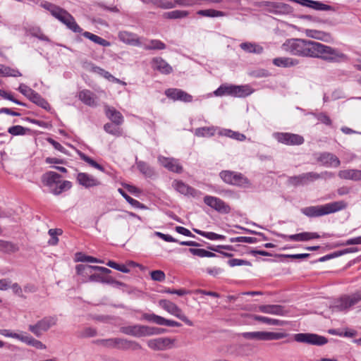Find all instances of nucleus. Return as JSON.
<instances>
[{"label":"nucleus","mask_w":361,"mask_h":361,"mask_svg":"<svg viewBox=\"0 0 361 361\" xmlns=\"http://www.w3.org/2000/svg\"><path fill=\"white\" fill-rule=\"evenodd\" d=\"M105 114L107 118L116 126H121L124 121L121 113L114 107L105 106Z\"/></svg>","instance_id":"393cba45"},{"label":"nucleus","mask_w":361,"mask_h":361,"mask_svg":"<svg viewBox=\"0 0 361 361\" xmlns=\"http://www.w3.org/2000/svg\"><path fill=\"white\" fill-rule=\"evenodd\" d=\"M229 241L231 243H255L257 239L253 237L240 236L235 238H231Z\"/></svg>","instance_id":"052dcab7"},{"label":"nucleus","mask_w":361,"mask_h":361,"mask_svg":"<svg viewBox=\"0 0 361 361\" xmlns=\"http://www.w3.org/2000/svg\"><path fill=\"white\" fill-rule=\"evenodd\" d=\"M221 178L226 183L236 185H245L249 180L243 174L231 171H223L220 173Z\"/></svg>","instance_id":"4468645a"},{"label":"nucleus","mask_w":361,"mask_h":361,"mask_svg":"<svg viewBox=\"0 0 361 361\" xmlns=\"http://www.w3.org/2000/svg\"><path fill=\"white\" fill-rule=\"evenodd\" d=\"M95 266L86 265V264H78L75 267L76 273L78 275L82 277L81 281L83 283L88 282L90 275L92 274L94 269Z\"/></svg>","instance_id":"c85d7f7f"},{"label":"nucleus","mask_w":361,"mask_h":361,"mask_svg":"<svg viewBox=\"0 0 361 361\" xmlns=\"http://www.w3.org/2000/svg\"><path fill=\"white\" fill-rule=\"evenodd\" d=\"M157 159L158 162L169 171L181 173L183 171V166L179 161L175 158L159 155Z\"/></svg>","instance_id":"2eb2a0df"},{"label":"nucleus","mask_w":361,"mask_h":361,"mask_svg":"<svg viewBox=\"0 0 361 361\" xmlns=\"http://www.w3.org/2000/svg\"><path fill=\"white\" fill-rule=\"evenodd\" d=\"M145 325L133 324L120 327V331L136 338L145 337Z\"/></svg>","instance_id":"6ab92c4d"},{"label":"nucleus","mask_w":361,"mask_h":361,"mask_svg":"<svg viewBox=\"0 0 361 361\" xmlns=\"http://www.w3.org/2000/svg\"><path fill=\"white\" fill-rule=\"evenodd\" d=\"M294 340L298 343H303L314 345H324L327 343L326 337L311 333H299L294 335Z\"/></svg>","instance_id":"6e6552de"},{"label":"nucleus","mask_w":361,"mask_h":361,"mask_svg":"<svg viewBox=\"0 0 361 361\" xmlns=\"http://www.w3.org/2000/svg\"><path fill=\"white\" fill-rule=\"evenodd\" d=\"M347 203L343 201H336L325 204L310 206L301 209V212L310 217H319L345 209L347 207Z\"/></svg>","instance_id":"7ed1b4c3"},{"label":"nucleus","mask_w":361,"mask_h":361,"mask_svg":"<svg viewBox=\"0 0 361 361\" xmlns=\"http://www.w3.org/2000/svg\"><path fill=\"white\" fill-rule=\"evenodd\" d=\"M104 130L106 133L116 137H120L123 135V130L119 126L115 125L114 123H107L104 126Z\"/></svg>","instance_id":"a19ab883"},{"label":"nucleus","mask_w":361,"mask_h":361,"mask_svg":"<svg viewBox=\"0 0 361 361\" xmlns=\"http://www.w3.org/2000/svg\"><path fill=\"white\" fill-rule=\"evenodd\" d=\"M41 6L49 11L54 18L66 25V27L73 32L82 33L87 39L102 47H109L111 45L109 41L97 35L87 31L83 32V30L78 25L73 16L59 6L45 1L41 4Z\"/></svg>","instance_id":"f03ea898"},{"label":"nucleus","mask_w":361,"mask_h":361,"mask_svg":"<svg viewBox=\"0 0 361 361\" xmlns=\"http://www.w3.org/2000/svg\"><path fill=\"white\" fill-rule=\"evenodd\" d=\"M142 3L146 4H152L158 8L162 9H170L175 8L174 4L172 1L167 0H140Z\"/></svg>","instance_id":"72a5a7b5"},{"label":"nucleus","mask_w":361,"mask_h":361,"mask_svg":"<svg viewBox=\"0 0 361 361\" xmlns=\"http://www.w3.org/2000/svg\"><path fill=\"white\" fill-rule=\"evenodd\" d=\"M17 90L19 91L25 97H26L28 99L35 92V90L23 83H21L19 85V87L17 88Z\"/></svg>","instance_id":"680f3d73"},{"label":"nucleus","mask_w":361,"mask_h":361,"mask_svg":"<svg viewBox=\"0 0 361 361\" xmlns=\"http://www.w3.org/2000/svg\"><path fill=\"white\" fill-rule=\"evenodd\" d=\"M279 236L285 240L296 242H305L320 238V235L317 233L313 232H302L293 235L280 234Z\"/></svg>","instance_id":"f3484780"},{"label":"nucleus","mask_w":361,"mask_h":361,"mask_svg":"<svg viewBox=\"0 0 361 361\" xmlns=\"http://www.w3.org/2000/svg\"><path fill=\"white\" fill-rule=\"evenodd\" d=\"M111 268L120 271L123 273H128L130 269L124 264H119L113 261H109L106 264Z\"/></svg>","instance_id":"e2e57ef3"},{"label":"nucleus","mask_w":361,"mask_h":361,"mask_svg":"<svg viewBox=\"0 0 361 361\" xmlns=\"http://www.w3.org/2000/svg\"><path fill=\"white\" fill-rule=\"evenodd\" d=\"M243 336L246 339L258 341H274L279 340L288 336L285 332H268V331H252L243 333Z\"/></svg>","instance_id":"0eeeda50"},{"label":"nucleus","mask_w":361,"mask_h":361,"mask_svg":"<svg viewBox=\"0 0 361 361\" xmlns=\"http://www.w3.org/2000/svg\"><path fill=\"white\" fill-rule=\"evenodd\" d=\"M145 50H163L166 49V44L159 39H151L148 43H142Z\"/></svg>","instance_id":"e433bc0d"},{"label":"nucleus","mask_w":361,"mask_h":361,"mask_svg":"<svg viewBox=\"0 0 361 361\" xmlns=\"http://www.w3.org/2000/svg\"><path fill=\"white\" fill-rule=\"evenodd\" d=\"M317 161L321 162L325 166L338 167L341 164L338 158L334 154L329 152L322 153L317 158Z\"/></svg>","instance_id":"5701e85b"},{"label":"nucleus","mask_w":361,"mask_h":361,"mask_svg":"<svg viewBox=\"0 0 361 361\" xmlns=\"http://www.w3.org/2000/svg\"><path fill=\"white\" fill-rule=\"evenodd\" d=\"M165 95L173 101H180L186 103L192 101V95L178 88H169L166 90Z\"/></svg>","instance_id":"dca6fc26"},{"label":"nucleus","mask_w":361,"mask_h":361,"mask_svg":"<svg viewBox=\"0 0 361 361\" xmlns=\"http://www.w3.org/2000/svg\"><path fill=\"white\" fill-rule=\"evenodd\" d=\"M28 131H30L29 128H25V127H23L22 126H19V125L11 126L8 129V132L11 135H14V136L24 135Z\"/></svg>","instance_id":"3c124183"},{"label":"nucleus","mask_w":361,"mask_h":361,"mask_svg":"<svg viewBox=\"0 0 361 361\" xmlns=\"http://www.w3.org/2000/svg\"><path fill=\"white\" fill-rule=\"evenodd\" d=\"M71 187H72L71 182H70L68 180L61 181L59 180V183H58L57 185H56V187L53 189L51 192L53 194L57 195L61 194L62 192H63L65 190H68L71 189Z\"/></svg>","instance_id":"79ce46f5"},{"label":"nucleus","mask_w":361,"mask_h":361,"mask_svg":"<svg viewBox=\"0 0 361 361\" xmlns=\"http://www.w3.org/2000/svg\"><path fill=\"white\" fill-rule=\"evenodd\" d=\"M152 68L161 74L169 75L173 72V68L161 57H154L151 61Z\"/></svg>","instance_id":"a211bd4d"},{"label":"nucleus","mask_w":361,"mask_h":361,"mask_svg":"<svg viewBox=\"0 0 361 361\" xmlns=\"http://www.w3.org/2000/svg\"><path fill=\"white\" fill-rule=\"evenodd\" d=\"M165 332V329L145 325V337L159 335Z\"/></svg>","instance_id":"6e6d98bb"},{"label":"nucleus","mask_w":361,"mask_h":361,"mask_svg":"<svg viewBox=\"0 0 361 361\" xmlns=\"http://www.w3.org/2000/svg\"><path fill=\"white\" fill-rule=\"evenodd\" d=\"M334 176V174L331 172L324 171L322 173H317L316 172H308L301 175L293 176L290 178V180L295 184H306L308 182H312L319 178H330Z\"/></svg>","instance_id":"9d476101"},{"label":"nucleus","mask_w":361,"mask_h":361,"mask_svg":"<svg viewBox=\"0 0 361 361\" xmlns=\"http://www.w3.org/2000/svg\"><path fill=\"white\" fill-rule=\"evenodd\" d=\"M315 116L317 118V120L319 121H320L321 123H322L326 126L331 125V120L329 118V116H327L326 114L320 113V114L315 115Z\"/></svg>","instance_id":"774afa93"},{"label":"nucleus","mask_w":361,"mask_h":361,"mask_svg":"<svg viewBox=\"0 0 361 361\" xmlns=\"http://www.w3.org/2000/svg\"><path fill=\"white\" fill-rule=\"evenodd\" d=\"M361 300V289L351 295H343L334 300L332 309L334 311H348L351 307Z\"/></svg>","instance_id":"39448f33"},{"label":"nucleus","mask_w":361,"mask_h":361,"mask_svg":"<svg viewBox=\"0 0 361 361\" xmlns=\"http://www.w3.org/2000/svg\"><path fill=\"white\" fill-rule=\"evenodd\" d=\"M21 342L39 350H44L47 348V346L42 342L35 339L27 333H24Z\"/></svg>","instance_id":"2f4dec72"},{"label":"nucleus","mask_w":361,"mask_h":361,"mask_svg":"<svg viewBox=\"0 0 361 361\" xmlns=\"http://www.w3.org/2000/svg\"><path fill=\"white\" fill-rule=\"evenodd\" d=\"M78 98L81 102L89 106H97V97L95 94L89 90H81L78 93Z\"/></svg>","instance_id":"bb28decb"},{"label":"nucleus","mask_w":361,"mask_h":361,"mask_svg":"<svg viewBox=\"0 0 361 361\" xmlns=\"http://www.w3.org/2000/svg\"><path fill=\"white\" fill-rule=\"evenodd\" d=\"M228 264L230 267L235 266H250L251 263L249 261L241 259H231L228 261Z\"/></svg>","instance_id":"69168bd1"},{"label":"nucleus","mask_w":361,"mask_h":361,"mask_svg":"<svg viewBox=\"0 0 361 361\" xmlns=\"http://www.w3.org/2000/svg\"><path fill=\"white\" fill-rule=\"evenodd\" d=\"M61 178V176L59 173L54 171H48L42 175V181L44 185L49 188L51 192L58 183H59Z\"/></svg>","instance_id":"4be33fe9"},{"label":"nucleus","mask_w":361,"mask_h":361,"mask_svg":"<svg viewBox=\"0 0 361 361\" xmlns=\"http://www.w3.org/2000/svg\"><path fill=\"white\" fill-rule=\"evenodd\" d=\"M118 38L123 43L131 46H142V42L140 41V37L135 33H132L128 31H121L118 33Z\"/></svg>","instance_id":"412c9836"},{"label":"nucleus","mask_w":361,"mask_h":361,"mask_svg":"<svg viewBox=\"0 0 361 361\" xmlns=\"http://www.w3.org/2000/svg\"><path fill=\"white\" fill-rule=\"evenodd\" d=\"M188 250L193 255H196L200 257H214L216 256L214 252L207 251L204 249L190 248Z\"/></svg>","instance_id":"8fccbe9b"},{"label":"nucleus","mask_w":361,"mask_h":361,"mask_svg":"<svg viewBox=\"0 0 361 361\" xmlns=\"http://www.w3.org/2000/svg\"><path fill=\"white\" fill-rule=\"evenodd\" d=\"M175 339L168 337H159L147 341V346L156 351H164L173 347Z\"/></svg>","instance_id":"ddd939ff"},{"label":"nucleus","mask_w":361,"mask_h":361,"mask_svg":"<svg viewBox=\"0 0 361 361\" xmlns=\"http://www.w3.org/2000/svg\"><path fill=\"white\" fill-rule=\"evenodd\" d=\"M188 15V12L186 11L175 10L164 13V17L169 19H178L186 17Z\"/></svg>","instance_id":"a18cd8bd"},{"label":"nucleus","mask_w":361,"mask_h":361,"mask_svg":"<svg viewBox=\"0 0 361 361\" xmlns=\"http://www.w3.org/2000/svg\"><path fill=\"white\" fill-rule=\"evenodd\" d=\"M282 48L295 56L319 58L330 63L348 61V56L338 49L308 39H289L283 44Z\"/></svg>","instance_id":"f257e3e1"},{"label":"nucleus","mask_w":361,"mask_h":361,"mask_svg":"<svg viewBox=\"0 0 361 361\" xmlns=\"http://www.w3.org/2000/svg\"><path fill=\"white\" fill-rule=\"evenodd\" d=\"M30 35L38 38L40 40L49 42V39L46 36L38 27H32L30 30Z\"/></svg>","instance_id":"4d7b16f0"},{"label":"nucleus","mask_w":361,"mask_h":361,"mask_svg":"<svg viewBox=\"0 0 361 361\" xmlns=\"http://www.w3.org/2000/svg\"><path fill=\"white\" fill-rule=\"evenodd\" d=\"M97 335V331L96 329L92 327H85L78 332V336L80 338H92Z\"/></svg>","instance_id":"603ef678"},{"label":"nucleus","mask_w":361,"mask_h":361,"mask_svg":"<svg viewBox=\"0 0 361 361\" xmlns=\"http://www.w3.org/2000/svg\"><path fill=\"white\" fill-rule=\"evenodd\" d=\"M219 135L221 136H226L228 137H231L232 139L243 141L245 140L246 137L244 134L240 133L239 132L233 131L230 129L223 128L221 129L219 132Z\"/></svg>","instance_id":"f704fd0d"},{"label":"nucleus","mask_w":361,"mask_h":361,"mask_svg":"<svg viewBox=\"0 0 361 361\" xmlns=\"http://www.w3.org/2000/svg\"><path fill=\"white\" fill-rule=\"evenodd\" d=\"M23 334H24V333L18 334V333L12 332L9 329H0V335L4 336L5 337H8V338H16L20 341L23 338Z\"/></svg>","instance_id":"13d9d810"},{"label":"nucleus","mask_w":361,"mask_h":361,"mask_svg":"<svg viewBox=\"0 0 361 361\" xmlns=\"http://www.w3.org/2000/svg\"><path fill=\"white\" fill-rule=\"evenodd\" d=\"M197 13L202 16L211 17V18L221 17L225 15L224 12L220 11H216L214 9L199 10L197 12Z\"/></svg>","instance_id":"c03bdc74"},{"label":"nucleus","mask_w":361,"mask_h":361,"mask_svg":"<svg viewBox=\"0 0 361 361\" xmlns=\"http://www.w3.org/2000/svg\"><path fill=\"white\" fill-rule=\"evenodd\" d=\"M258 310L262 313L279 316H283L287 312L284 307L279 305H262L259 306Z\"/></svg>","instance_id":"b1692460"},{"label":"nucleus","mask_w":361,"mask_h":361,"mask_svg":"<svg viewBox=\"0 0 361 361\" xmlns=\"http://www.w3.org/2000/svg\"><path fill=\"white\" fill-rule=\"evenodd\" d=\"M79 156L82 160H83L84 161L87 163L92 167L97 169L99 170L100 171H102V172L104 171V168L102 165L97 163L94 159H92L90 157L87 156L85 154H84L82 152H80Z\"/></svg>","instance_id":"de8ad7c7"},{"label":"nucleus","mask_w":361,"mask_h":361,"mask_svg":"<svg viewBox=\"0 0 361 361\" xmlns=\"http://www.w3.org/2000/svg\"><path fill=\"white\" fill-rule=\"evenodd\" d=\"M136 166L139 171L147 178L154 175V170L147 163L143 161H136Z\"/></svg>","instance_id":"473e14b6"},{"label":"nucleus","mask_w":361,"mask_h":361,"mask_svg":"<svg viewBox=\"0 0 361 361\" xmlns=\"http://www.w3.org/2000/svg\"><path fill=\"white\" fill-rule=\"evenodd\" d=\"M273 137L279 142L286 145H300L304 143L305 139L302 135L291 133H274Z\"/></svg>","instance_id":"9b49d317"},{"label":"nucleus","mask_w":361,"mask_h":361,"mask_svg":"<svg viewBox=\"0 0 361 361\" xmlns=\"http://www.w3.org/2000/svg\"><path fill=\"white\" fill-rule=\"evenodd\" d=\"M172 186L176 191L185 195H191L195 197L197 194V190L195 189L181 180H174L172 183Z\"/></svg>","instance_id":"a878e982"},{"label":"nucleus","mask_w":361,"mask_h":361,"mask_svg":"<svg viewBox=\"0 0 361 361\" xmlns=\"http://www.w3.org/2000/svg\"><path fill=\"white\" fill-rule=\"evenodd\" d=\"M92 71L94 73H96L103 76L104 78H106L107 80H109L110 81L111 80V79H115V77L113 76L109 72L105 71L104 69H103L99 66H93L92 67Z\"/></svg>","instance_id":"bf43d9fd"},{"label":"nucleus","mask_w":361,"mask_h":361,"mask_svg":"<svg viewBox=\"0 0 361 361\" xmlns=\"http://www.w3.org/2000/svg\"><path fill=\"white\" fill-rule=\"evenodd\" d=\"M204 202L220 214H227L231 211V207L227 203L214 196L206 195L204 197Z\"/></svg>","instance_id":"f8f14e48"},{"label":"nucleus","mask_w":361,"mask_h":361,"mask_svg":"<svg viewBox=\"0 0 361 361\" xmlns=\"http://www.w3.org/2000/svg\"><path fill=\"white\" fill-rule=\"evenodd\" d=\"M214 94L216 97H221L224 95L233 97V85H221L214 92Z\"/></svg>","instance_id":"4c0bfd02"},{"label":"nucleus","mask_w":361,"mask_h":361,"mask_svg":"<svg viewBox=\"0 0 361 361\" xmlns=\"http://www.w3.org/2000/svg\"><path fill=\"white\" fill-rule=\"evenodd\" d=\"M76 260L78 261V262H90V263H104V262L102 260H100L96 257H92V256H88V255H85L84 254H82V253H78L76 255Z\"/></svg>","instance_id":"864d4df0"},{"label":"nucleus","mask_w":361,"mask_h":361,"mask_svg":"<svg viewBox=\"0 0 361 361\" xmlns=\"http://www.w3.org/2000/svg\"><path fill=\"white\" fill-rule=\"evenodd\" d=\"M254 320L260 322L262 323L266 324L267 325H271V326H281L283 324V321L276 319H272L264 316H259V315H252L251 317Z\"/></svg>","instance_id":"58836bf2"},{"label":"nucleus","mask_w":361,"mask_h":361,"mask_svg":"<svg viewBox=\"0 0 361 361\" xmlns=\"http://www.w3.org/2000/svg\"><path fill=\"white\" fill-rule=\"evenodd\" d=\"M150 276L152 280L160 282L164 281L166 278L164 272L161 270L152 271L150 273Z\"/></svg>","instance_id":"338daca9"},{"label":"nucleus","mask_w":361,"mask_h":361,"mask_svg":"<svg viewBox=\"0 0 361 361\" xmlns=\"http://www.w3.org/2000/svg\"><path fill=\"white\" fill-rule=\"evenodd\" d=\"M240 47L247 53L261 54L263 51L262 46L252 42L241 43Z\"/></svg>","instance_id":"c9c22d12"},{"label":"nucleus","mask_w":361,"mask_h":361,"mask_svg":"<svg viewBox=\"0 0 361 361\" xmlns=\"http://www.w3.org/2000/svg\"><path fill=\"white\" fill-rule=\"evenodd\" d=\"M0 96L2 98H4L5 99H8L9 101H11L16 104H18V105H20L23 106H27L25 103H23V102L15 99L11 92H8L7 91H6L3 89H0Z\"/></svg>","instance_id":"5fc2aeb1"},{"label":"nucleus","mask_w":361,"mask_h":361,"mask_svg":"<svg viewBox=\"0 0 361 361\" xmlns=\"http://www.w3.org/2000/svg\"><path fill=\"white\" fill-rule=\"evenodd\" d=\"M76 179L80 185L86 188L98 186L101 184L97 178L86 173H78Z\"/></svg>","instance_id":"aec40b11"},{"label":"nucleus","mask_w":361,"mask_h":361,"mask_svg":"<svg viewBox=\"0 0 361 361\" xmlns=\"http://www.w3.org/2000/svg\"><path fill=\"white\" fill-rule=\"evenodd\" d=\"M94 343L106 348H118L121 350H137L142 348L140 343L135 341L121 338H112L106 339H97Z\"/></svg>","instance_id":"20e7f679"},{"label":"nucleus","mask_w":361,"mask_h":361,"mask_svg":"<svg viewBox=\"0 0 361 361\" xmlns=\"http://www.w3.org/2000/svg\"><path fill=\"white\" fill-rule=\"evenodd\" d=\"M306 32L308 37L320 40H326L330 37L329 34L316 30H307Z\"/></svg>","instance_id":"37998d69"},{"label":"nucleus","mask_w":361,"mask_h":361,"mask_svg":"<svg viewBox=\"0 0 361 361\" xmlns=\"http://www.w3.org/2000/svg\"><path fill=\"white\" fill-rule=\"evenodd\" d=\"M159 305L171 314L174 315L187 325L192 326L193 322L190 320L182 312V310L173 302L167 300H161L159 302Z\"/></svg>","instance_id":"1a4fd4ad"},{"label":"nucleus","mask_w":361,"mask_h":361,"mask_svg":"<svg viewBox=\"0 0 361 361\" xmlns=\"http://www.w3.org/2000/svg\"><path fill=\"white\" fill-rule=\"evenodd\" d=\"M18 250L17 245L12 242L0 239V251L5 253H14Z\"/></svg>","instance_id":"ea45409f"},{"label":"nucleus","mask_w":361,"mask_h":361,"mask_svg":"<svg viewBox=\"0 0 361 361\" xmlns=\"http://www.w3.org/2000/svg\"><path fill=\"white\" fill-rule=\"evenodd\" d=\"M338 177L341 179L351 180L354 181L361 180V170L345 169L338 172Z\"/></svg>","instance_id":"cd10ccee"},{"label":"nucleus","mask_w":361,"mask_h":361,"mask_svg":"<svg viewBox=\"0 0 361 361\" xmlns=\"http://www.w3.org/2000/svg\"><path fill=\"white\" fill-rule=\"evenodd\" d=\"M142 319H145L147 322H152L157 324L158 325H162L164 317L157 315L154 313H143L142 314Z\"/></svg>","instance_id":"49530a36"},{"label":"nucleus","mask_w":361,"mask_h":361,"mask_svg":"<svg viewBox=\"0 0 361 361\" xmlns=\"http://www.w3.org/2000/svg\"><path fill=\"white\" fill-rule=\"evenodd\" d=\"M298 59L290 57H278L273 59L274 65L283 68L293 67L298 65Z\"/></svg>","instance_id":"c756f323"},{"label":"nucleus","mask_w":361,"mask_h":361,"mask_svg":"<svg viewBox=\"0 0 361 361\" xmlns=\"http://www.w3.org/2000/svg\"><path fill=\"white\" fill-rule=\"evenodd\" d=\"M215 133L214 127H202L195 130V134L198 137L212 136Z\"/></svg>","instance_id":"09e8293b"},{"label":"nucleus","mask_w":361,"mask_h":361,"mask_svg":"<svg viewBox=\"0 0 361 361\" xmlns=\"http://www.w3.org/2000/svg\"><path fill=\"white\" fill-rule=\"evenodd\" d=\"M58 318L56 316H47L39 320L35 324H30L28 330L35 336L41 337L44 332L47 331L50 328L55 326L57 323Z\"/></svg>","instance_id":"423d86ee"},{"label":"nucleus","mask_w":361,"mask_h":361,"mask_svg":"<svg viewBox=\"0 0 361 361\" xmlns=\"http://www.w3.org/2000/svg\"><path fill=\"white\" fill-rule=\"evenodd\" d=\"M253 92V90L248 85H233V97H245Z\"/></svg>","instance_id":"7c9ffc66"},{"label":"nucleus","mask_w":361,"mask_h":361,"mask_svg":"<svg viewBox=\"0 0 361 361\" xmlns=\"http://www.w3.org/2000/svg\"><path fill=\"white\" fill-rule=\"evenodd\" d=\"M1 73L5 76L20 77L22 75L18 70L13 69L9 67H4L1 70Z\"/></svg>","instance_id":"0e129e2a"}]
</instances>
